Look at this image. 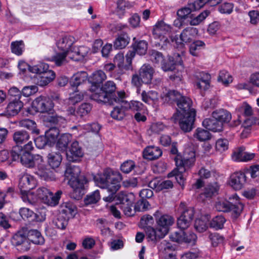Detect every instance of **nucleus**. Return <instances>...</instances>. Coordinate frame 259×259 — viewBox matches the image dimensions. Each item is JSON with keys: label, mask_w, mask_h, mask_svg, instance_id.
<instances>
[{"label": "nucleus", "mask_w": 259, "mask_h": 259, "mask_svg": "<svg viewBox=\"0 0 259 259\" xmlns=\"http://www.w3.org/2000/svg\"><path fill=\"white\" fill-rule=\"evenodd\" d=\"M96 185L102 189H106L110 193L109 196L103 198L106 202H111L114 199V195L120 187L121 175L118 172L114 175L110 168L105 169L103 172L97 174L93 177Z\"/></svg>", "instance_id": "1"}, {"label": "nucleus", "mask_w": 259, "mask_h": 259, "mask_svg": "<svg viewBox=\"0 0 259 259\" xmlns=\"http://www.w3.org/2000/svg\"><path fill=\"white\" fill-rule=\"evenodd\" d=\"M65 176L69 179V184L73 189L70 193L71 198L79 200L84 194L85 185L88 181L84 175H80V170L78 166L68 167L65 172Z\"/></svg>", "instance_id": "2"}, {"label": "nucleus", "mask_w": 259, "mask_h": 259, "mask_svg": "<svg viewBox=\"0 0 259 259\" xmlns=\"http://www.w3.org/2000/svg\"><path fill=\"white\" fill-rule=\"evenodd\" d=\"M116 89V84L113 81H107L100 88H91L92 93L90 98L98 103L113 104L114 101H116V99L119 98V92H117V95L115 94Z\"/></svg>", "instance_id": "3"}, {"label": "nucleus", "mask_w": 259, "mask_h": 259, "mask_svg": "<svg viewBox=\"0 0 259 259\" xmlns=\"http://www.w3.org/2000/svg\"><path fill=\"white\" fill-rule=\"evenodd\" d=\"M11 157L14 161H20L24 166L31 168L43 162V158L40 155H32L30 152L23 151L22 147L16 146L11 151Z\"/></svg>", "instance_id": "4"}, {"label": "nucleus", "mask_w": 259, "mask_h": 259, "mask_svg": "<svg viewBox=\"0 0 259 259\" xmlns=\"http://www.w3.org/2000/svg\"><path fill=\"white\" fill-rule=\"evenodd\" d=\"M232 197L235 199L234 203L227 200H221L216 202L215 207L218 211L230 212L232 219L236 220L242 213L244 205L237 199L238 197L236 195H233Z\"/></svg>", "instance_id": "5"}, {"label": "nucleus", "mask_w": 259, "mask_h": 259, "mask_svg": "<svg viewBox=\"0 0 259 259\" xmlns=\"http://www.w3.org/2000/svg\"><path fill=\"white\" fill-rule=\"evenodd\" d=\"M196 112H190L186 114H174L171 120L175 122H179L181 129L185 133L190 132L193 128L195 119Z\"/></svg>", "instance_id": "6"}, {"label": "nucleus", "mask_w": 259, "mask_h": 259, "mask_svg": "<svg viewBox=\"0 0 259 259\" xmlns=\"http://www.w3.org/2000/svg\"><path fill=\"white\" fill-rule=\"evenodd\" d=\"M148 45V42L144 40L136 41L133 44V49L129 50L125 55L126 61L129 66L131 65L132 59L135 56L136 53L141 56L146 53Z\"/></svg>", "instance_id": "7"}, {"label": "nucleus", "mask_w": 259, "mask_h": 259, "mask_svg": "<svg viewBox=\"0 0 259 259\" xmlns=\"http://www.w3.org/2000/svg\"><path fill=\"white\" fill-rule=\"evenodd\" d=\"M171 28L170 25L166 24L164 21H158L154 26L153 35L155 38L159 39L161 41L166 43L168 40L164 35L170 32Z\"/></svg>", "instance_id": "8"}, {"label": "nucleus", "mask_w": 259, "mask_h": 259, "mask_svg": "<svg viewBox=\"0 0 259 259\" xmlns=\"http://www.w3.org/2000/svg\"><path fill=\"white\" fill-rule=\"evenodd\" d=\"M177 169L181 172H185L187 169L192 166L195 161V154L191 152L190 156H185L183 158L181 154H178L174 158Z\"/></svg>", "instance_id": "9"}, {"label": "nucleus", "mask_w": 259, "mask_h": 259, "mask_svg": "<svg viewBox=\"0 0 259 259\" xmlns=\"http://www.w3.org/2000/svg\"><path fill=\"white\" fill-rule=\"evenodd\" d=\"M159 211L154 214L157 224V227L166 235L168 232L169 227L172 225L175 220L172 217L168 214H163L158 217Z\"/></svg>", "instance_id": "10"}, {"label": "nucleus", "mask_w": 259, "mask_h": 259, "mask_svg": "<svg viewBox=\"0 0 259 259\" xmlns=\"http://www.w3.org/2000/svg\"><path fill=\"white\" fill-rule=\"evenodd\" d=\"M119 98L116 99L114 103H118L119 105L116 106L111 112V117L116 120H120L123 119L125 116L126 109L123 107V97H125V93L124 92L120 91L118 93Z\"/></svg>", "instance_id": "11"}, {"label": "nucleus", "mask_w": 259, "mask_h": 259, "mask_svg": "<svg viewBox=\"0 0 259 259\" xmlns=\"http://www.w3.org/2000/svg\"><path fill=\"white\" fill-rule=\"evenodd\" d=\"M32 105L37 112L41 113L51 112L54 107V104L51 100L43 97L35 99Z\"/></svg>", "instance_id": "12"}, {"label": "nucleus", "mask_w": 259, "mask_h": 259, "mask_svg": "<svg viewBox=\"0 0 259 259\" xmlns=\"http://www.w3.org/2000/svg\"><path fill=\"white\" fill-rule=\"evenodd\" d=\"M66 154L69 161L76 162L83 156V151L78 142L75 141L72 143Z\"/></svg>", "instance_id": "13"}, {"label": "nucleus", "mask_w": 259, "mask_h": 259, "mask_svg": "<svg viewBox=\"0 0 259 259\" xmlns=\"http://www.w3.org/2000/svg\"><path fill=\"white\" fill-rule=\"evenodd\" d=\"M245 172L237 171L230 177L229 184L235 190H239L244 186L246 181Z\"/></svg>", "instance_id": "14"}, {"label": "nucleus", "mask_w": 259, "mask_h": 259, "mask_svg": "<svg viewBox=\"0 0 259 259\" xmlns=\"http://www.w3.org/2000/svg\"><path fill=\"white\" fill-rule=\"evenodd\" d=\"M192 101L189 97L183 96L177 103V112L179 114H186L192 112H196L195 110L192 107Z\"/></svg>", "instance_id": "15"}, {"label": "nucleus", "mask_w": 259, "mask_h": 259, "mask_svg": "<svg viewBox=\"0 0 259 259\" xmlns=\"http://www.w3.org/2000/svg\"><path fill=\"white\" fill-rule=\"evenodd\" d=\"M36 181L33 177L28 175H23L19 179V187L22 192H27L36 186Z\"/></svg>", "instance_id": "16"}, {"label": "nucleus", "mask_w": 259, "mask_h": 259, "mask_svg": "<svg viewBox=\"0 0 259 259\" xmlns=\"http://www.w3.org/2000/svg\"><path fill=\"white\" fill-rule=\"evenodd\" d=\"M12 243L15 246H21L20 248L23 251H27L29 249L26 235L22 231H18L13 237Z\"/></svg>", "instance_id": "17"}, {"label": "nucleus", "mask_w": 259, "mask_h": 259, "mask_svg": "<svg viewBox=\"0 0 259 259\" xmlns=\"http://www.w3.org/2000/svg\"><path fill=\"white\" fill-rule=\"evenodd\" d=\"M162 154V150L159 147L154 146H148L143 151L144 158L150 160L158 159Z\"/></svg>", "instance_id": "18"}, {"label": "nucleus", "mask_w": 259, "mask_h": 259, "mask_svg": "<svg viewBox=\"0 0 259 259\" xmlns=\"http://www.w3.org/2000/svg\"><path fill=\"white\" fill-rule=\"evenodd\" d=\"M198 30L194 27H188L181 32L180 37L183 44L190 43L193 41L195 36L197 34Z\"/></svg>", "instance_id": "19"}, {"label": "nucleus", "mask_w": 259, "mask_h": 259, "mask_svg": "<svg viewBox=\"0 0 259 259\" xmlns=\"http://www.w3.org/2000/svg\"><path fill=\"white\" fill-rule=\"evenodd\" d=\"M89 50V48L85 46H80L77 48H74V50L70 51L69 57L75 61L82 60L87 55Z\"/></svg>", "instance_id": "20"}, {"label": "nucleus", "mask_w": 259, "mask_h": 259, "mask_svg": "<svg viewBox=\"0 0 259 259\" xmlns=\"http://www.w3.org/2000/svg\"><path fill=\"white\" fill-rule=\"evenodd\" d=\"M74 38L71 36H65L58 40L56 45L60 50L69 53L74 42Z\"/></svg>", "instance_id": "21"}, {"label": "nucleus", "mask_w": 259, "mask_h": 259, "mask_svg": "<svg viewBox=\"0 0 259 259\" xmlns=\"http://www.w3.org/2000/svg\"><path fill=\"white\" fill-rule=\"evenodd\" d=\"M23 107V103L21 100L12 99L6 108V114L9 116L17 115Z\"/></svg>", "instance_id": "22"}, {"label": "nucleus", "mask_w": 259, "mask_h": 259, "mask_svg": "<svg viewBox=\"0 0 259 259\" xmlns=\"http://www.w3.org/2000/svg\"><path fill=\"white\" fill-rule=\"evenodd\" d=\"M203 126L206 129L214 132H221L223 130V124L213 117L206 118L202 122Z\"/></svg>", "instance_id": "23"}, {"label": "nucleus", "mask_w": 259, "mask_h": 259, "mask_svg": "<svg viewBox=\"0 0 259 259\" xmlns=\"http://www.w3.org/2000/svg\"><path fill=\"white\" fill-rule=\"evenodd\" d=\"M106 78L107 76L105 72L102 70H99L93 72L88 78V81L92 84L91 88L96 87V88H98L97 85L102 83Z\"/></svg>", "instance_id": "24"}, {"label": "nucleus", "mask_w": 259, "mask_h": 259, "mask_svg": "<svg viewBox=\"0 0 259 259\" xmlns=\"http://www.w3.org/2000/svg\"><path fill=\"white\" fill-rule=\"evenodd\" d=\"M153 69L149 65H144L139 70V75L143 83L148 84L152 80L153 74Z\"/></svg>", "instance_id": "25"}, {"label": "nucleus", "mask_w": 259, "mask_h": 259, "mask_svg": "<svg viewBox=\"0 0 259 259\" xmlns=\"http://www.w3.org/2000/svg\"><path fill=\"white\" fill-rule=\"evenodd\" d=\"M145 231L147 237L154 242L158 241L165 236L157 227L155 229L151 226H148L146 227Z\"/></svg>", "instance_id": "26"}, {"label": "nucleus", "mask_w": 259, "mask_h": 259, "mask_svg": "<svg viewBox=\"0 0 259 259\" xmlns=\"http://www.w3.org/2000/svg\"><path fill=\"white\" fill-rule=\"evenodd\" d=\"M212 117L215 118L219 122L223 125L224 123H227L230 121L232 116L231 113L223 109L216 110L212 113Z\"/></svg>", "instance_id": "27"}, {"label": "nucleus", "mask_w": 259, "mask_h": 259, "mask_svg": "<svg viewBox=\"0 0 259 259\" xmlns=\"http://www.w3.org/2000/svg\"><path fill=\"white\" fill-rule=\"evenodd\" d=\"M29 241L34 244L42 245L44 244L45 240L41 233L37 230H30L27 234Z\"/></svg>", "instance_id": "28"}, {"label": "nucleus", "mask_w": 259, "mask_h": 259, "mask_svg": "<svg viewBox=\"0 0 259 259\" xmlns=\"http://www.w3.org/2000/svg\"><path fill=\"white\" fill-rule=\"evenodd\" d=\"M142 100L146 104L153 105L157 103L158 100V94L154 91L146 92L143 91L141 93Z\"/></svg>", "instance_id": "29"}, {"label": "nucleus", "mask_w": 259, "mask_h": 259, "mask_svg": "<svg viewBox=\"0 0 259 259\" xmlns=\"http://www.w3.org/2000/svg\"><path fill=\"white\" fill-rule=\"evenodd\" d=\"M87 78L88 75L86 72H77L71 78L70 84L72 87H77L85 81Z\"/></svg>", "instance_id": "30"}, {"label": "nucleus", "mask_w": 259, "mask_h": 259, "mask_svg": "<svg viewBox=\"0 0 259 259\" xmlns=\"http://www.w3.org/2000/svg\"><path fill=\"white\" fill-rule=\"evenodd\" d=\"M182 96V95L177 91L168 90L164 94L163 99L168 104H173L175 103L177 104Z\"/></svg>", "instance_id": "31"}, {"label": "nucleus", "mask_w": 259, "mask_h": 259, "mask_svg": "<svg viewBox=\"0 0 259 259\" xmlns=\"http://www.w3.org/2000/svg\"><path fill=\"white\" fill-rule=\"evenodd\" d=\"M72 139V136L69 134H64L59 138L56 147L61 151H65L67 148L69 143Z\"/></svg>", "instance_id": "32"}, {"label": "nucleus", "mask_w": 259, "mask_h": 259, "mask_svg": "<svg viewBox=\"0 0 259 259\" xmlns=\"http://www.w3.org/2000/svg\"><path fill=\"white\" fill-rule=\"evenodd\" d=\"M62 160V156L60 152H52L48 155L49 164L53 168L59 167Z\"/></svg>", "instance_id": "33"}, {"label": "nucleus", "mask_w": 259, "mask_h": 259, "mask_svg": "<svg viewBox=\"0 0 259 259\" xmlns=\"http://www.w3.org/2000/svg\"><path fill=\"white\" fill-rule=\"evenodd\" d=\"M62 194V191L61 190H58L54 194L51 191L48 197L45 199L44 203L51 206L57 205L59 203Z\"/></svg>", "instance_id": "34"}, {"label": "nucleus", "mask_w": 259, "mask_h": 259, "mask_svg": "<svg viewBox=\"0 0 259 259\" xmlns=\"http://www.w3.org/2000/svg\"><path fill=\"white\" fill-rule=\"evenodd\" d=\"M130 40L126 33H121L114 41V47L117 49H123L128 44Z\"/></svg>", "instance_id": "35"}, {"label": "nucleus", "mask_w": 259, "mask_h": 259, "mask_svg": "<svg viewBox=\"0 0 259 259\" xmlns=\"http://www.w3.org/2000/svg\"><path fill=\"white\" fill-rule=\"evenodd\" d=\"M29 139L28 133L25 131H18L14 133L13 139L16 143V146L22 144L27 142Z\"/></svg>", "instance_id": "36"}, {"label": "nucleus", "mask_w": 259, "mask_h": 259, "mask_svg": "<svg viewBox=\"0 0 259 259\" xmlns=\"http://www.w3.org/2000/svg\"><path fill=\"white\" fill-rule=\"evenodd\" d=\"M125 97H123V107L126 110H131L133 111H138L143 109V104L137 101H131L128 102L125 100Z\"/></svg>", "instance_id": "37"}, {"label": "nucleus", "mask_w": 259, "mask_h": 259, "mask_svg": "<svg viewBox=\"0 0 259 259\" xmlns=\"http://www.w3.org/2000/svg\"><path fill=\"white\" fill-rule=\"evenodd\" d=\"M62 209L60 213L68 219L73 217L76 212V206L71 203H65L62 206Z\"/></svg>", "instance_id": "38"}, {"label": "nucleus", "mask_w": 259, "mask_h": 259, "mask_svg": "<svg viewBox=\"0 0 259 259\" xmlns=\"http://www.w3.org/2000/svg\"><path fill=\"white\" fill-rule=\"evenodd\" d=\"M19 213L24 220H27L29 222L38 221L37 214L29 208H20Z\"/></svg>", "instance_id": "39"}, {"label": "nucleus", "mask_w": 259, "mask_h": 259, "mask_svg": "<svg viewBox=\"0 0 259 259\" xmlns=\"http://www.w3.org/2000/svg\"><path fill=\"white\" fill-rule=\"evenodd\" d=\"M20 125L26 128L31 131L32 134L38 135L39 133V130L37 128L36 124L33 120L28 119L22 120L20 121Z\"/></svg>", "instance_id": "40"}, {"label": "nucleus", "mask_w": 259, "mask_h": 259, "mask_svg": "<svg viewBox=\"0 0 259 259\" xmlns=\"http://www.w3.org/2000/svg\"><path fill=\"white\" fill-rule=\"evenodd\" d=\"M219 186L217 183H213L207 185L204 188V192L202 194L206 198H211L218 194Z\"/></svg>", "instance_id": "41"}, {"label": "nucleus", "mask_w": 259, "mask_h": 259, "mask_svg": "<svg viewBox=\"0 0 259 259\" xmlns=\"http://www.w3.org/2000/svg\"><path fill=\"white\" fill-rule=\"evenodd\" d=\"M59 134V131L58 128L53 127L47 131L45 133V136L49 142V146L53 145L57 139Z\"/></svg>", "instance_id": "42"}, {"label": "nucleus", "mask_w": 259, "mask_h": 259, "mask_svg": "<svg viewBox=\"0 0 259 259\" xmlns=\"http://www.w3.org/2000/svg\"><path fill=\"white\" fill-rule=\"evenodd\" d=\"M226 222L225 217L222 215H217L214 217L209 223L211 228L215 230L222 229L224 227V225Z\"/></svg>", "instance_id": "43"}, {"label": "nucleus", "mask_w": 259, "mask_h": 259, "mask_svg": "<svg viewBox=\"0 0 259 259\" xmlns=\"http://www.w3.org/2000/svg\"><path fill=\"white\" fill-rule=\"evenodd\" d=\"M193 11H195L193 10V8H192L191 4H189L187 7L179 9L177 11V14L178 17L182 18L184 20H186L188 18H190L192 19L193 15L191 14V13Z\"/></svg>", "instance_id": "44"}, {"label": "nucleus", "mask_w": 259, "mask_h": 259, "mask_svg": "<svg viewBox=\"0 0 259 259\" xmlns=\"http://www.w3.org/2000/svg\"><path fill=\"white\" fill-rule=\"evenodd\" d=\"M210 136V134L207 130L200 127L196 130L194 134V137L201 142L209 140Z\"/></svg>", "instance_id": "45"}, {"label": "nucleus", "mask_w": 259, "mask_h": 259, "mask_svg": "<svg viewBox=\"0 0 259 259\" xmlns=\"http://www.w3.org/2000/svg\"><path fill=\"white\" fill-rule=\"evenodd\" d=\"M68 55L69 53L63 51L62 53H56L55 55L47 58V60L55 62L57 66H61L65 62L66 57Z\"/></svg>", "instance_id": "46"}, {"label": "nucleus", "mask_w": 259, "mask_h": 259, "mask_svg": "<svg viewBox=\"0 0 259 259\" xmlns=\"http://www.w3.org/2000/svg\"><path fill=\"white\" fill-rule=\"evenodd\" d=\"M11 49L13 53L20 56L24 51V44L22 40L13 41L11 44Z\"/></svg>", "instance_id": "47"}, {"label": "nucleus", "mask_w": 259, "mask_h": 259, "mask_svg": "<svg viewBox=\"0 0 259 259\" xmlns=\"http://www.w3.org/2000/svg\"><path fill=\"white\" fill-rule=\"evenodd\" d=\"M48 68L49 65L47 64L41 62L32 66H29L28 67L29 70L31 72L37 74L38 75L48 70Z\"/></svg>", "instance_id": "48"}, {"label": "nucleus", "mask_w": 259, "mask_h": 259, "mask_svg": "<svg viewBox=\"0 0 259 259\" xmlns=\"http://www.w3.org/2000/svg\"><path fill=\"white\" fill-rule=\"evenodd\" d=\"M150 57L152 62L158 66H160L164 60L162 53L155 50L150 52Z\"/></svg>", "instance_id": "49"}, {"label": "nucleus", "mask_w": 259, "mask_h": 259, "mask_svg": "<svg viewBox=\"0 0 259 259\" xmlns=\"http://www.w3.org/2000/svg\"><path fill=\"white\" fill-rule=\"evenodd\" d=\"M92 108V105L88 103L81 104L76 110V116L83 117L88 114Z\"/></svg>", "instance_id": "50"}, {"label": "nucleus", "mask_w": 259, "mask_h": 259, "mask_svg": "<svg viewBox=\"0 0 259 259\" xmlns=\"http://www.w3.org/2000/svg\"><path fill=\"white\" fill-rule=\"evenodd\" d=\"M68 219L67 217L60 213L54 221L55 225L58 229L64 230L68 225Z\"/></svg>", "instance_id": "51"}, {"label": "nucleus", "mask_w": 259, "mask_h": 259, "mask_svg": "<svg viewBox=\"0 0 259 259\" xmlns=\"http://www.w3.org/2000/svg\"><path fill=\"white\" fill-rule=\"evenodd\" d=\"M100 199V192L99 190H96L91 195H87L84 201L86 205H89L97 203Z\"/></svg>", "instance_id": "52"}, {"label": "nucleus", "mask_w": 259, "mask_h": 259, "mask_svg": "<svg viewBox=\"0 0 259 259\" xmlns=\"http://www.w3.org/2000/svg\"><path fill=\"white\" fill-rule=\"evenodd\" d=\"M210 12L208 10H205L201 13L197 17L192 18L189 24L192 26H196L199 24L202 21H203L207 16L209 15Z\"/></svg>", "instance_id": "53"}, {"label": "nucleus", "mask_w": 259, "mask_h": 259, "mask_svg": "<svg viewBox=\"0 0 259 259\" xmlns=\"http://www.w3.org/2000/svg\"><path fill=\"white\" fill-rule=\"evenodd\" d=\"M119 198L121 205L134 204V195L132 193L122 194Z\"/></svg>", "instance_id": "54"}, {"label": "nucleus", "mask_w": 259, "mask_h": 259, "mask_svg": "<svg viewBox=\"0 0 259 259\" xmlns=\"http://www.w3.org/2000/svg\"><path fill=\"white\" fill-rule=\"evenodd\" d=\"M205 46V44L201 40H196L191 44L190 46V53L193 56L197 55V51Z\"/></svg>", "instance_id": "55"}, {"label": "nucleus", "mask_w": 259, "mask_h": 259, "mask_svg": "<svg viewBox=\"0 0 259 259\" xmlns=\"http://www.w3.org/2000/svg\"><path fill=\"white\" fill-rule=\"evenodd\" d=\"M184 172L180 171L179 169H174L171 172L168 174V177H171L172 176L175 177V179L177 180V182L181 186H183L184 184L185 178L184 175L183 174Z\"/></svg>", "instance_id": "56"}, {"label": "nucleus", "mask_w": 259, "mask_h": 259, "mask_svg": "<svg viewBox=\"0 0 259 259\" xmlns=\"http://www.w3.org/2000/svg\"><path fill=\"white\" fill-rule=\"evenodd\" d=\"M194 227L198 232L200 233L203 232L205 231L208 228L207 221L201 219H197L195 221Z\"/></svg>", "instance_id": "57"}, {"label": "nucleus", "mask_w": 259, "mask_h": 259, "mask_svg": "<svg viewBox=\"0 0 259 259\" xmlns=\"http://www.w3.org/2000/svg\"><path fill=\"white\" fill-rule=\"evenodd\" d=\"M218 80L227 85L232 81V77L226 70H222L220 72Z\"/></svg>", "instance_id": "58"}, {"label": "nucleus", "mask_w": 259, "mask_h": 259, "mask_svg": "<svg viewBox=\"0 0 259 259\" xmlns=\"http://www.w3.org/2000/svg\"><path fill=\"white\" fill-rule=\"evenodd\" d=\"M135 167L134 161L128 160L122 163L120 166V170L125 174H128Z\"/></svg>", "instance_id": "59"}, {"label": "nucleus", "mask_w": 259, "mask_h": 259, "mask_svg": "<svg viewBox=\"0 0 259 259\" xmlns=\"http://www.w3.org/2000/svg\"><path fill=\"white\" fill-rule=\"evenodd\" d=\"M150 204L148 201L141 199L135 205V210L136 211H144L148 209Z\"/></svg>", "instance_id": "60"}, {"label": "nucleus", "mask_w": 259, "mask_h": 259, "mask_svg": "<svg viewBox=\"0 0 259 259\" xmlns=\"http://www.w3.org/2000/svg\"><path fill=\"white\" fill-rule=\"evenodd\" d=\"M41 163L37 165L38 168L36 174L41 178L47 180L50 178V170L45 167L43 165L41 164Z\"/></svg>", "instance_id": "61"}, {"label": "nucleus", "mask_w": 259, "mask_h": 259, "mask_svg": "<svg viewBox=\"0 0 259 259\" xmlns=\"http://www.w3.org/2000/svg\"><path fill=\"white\" fill-rule=\"evenodd\" d=\"M194 208L189 207H186L181 212V216L191 223L194 218Z\"/></svg>", "instance_id": "62"}, {"label": "nucleus", "mask_w": 259, "mask_h": 259, "mask_svg": "<svg viewBox=\"0 0 259 259\" xmlns=\"http://www.w3.org/2000/svg\"><path fill=\"white\" fill-rule=\"evenodd\" d=\"M8 95L10 97V100L16 99L20 100L22 93L17 88L13 87L11 88L8 91Z\"/></svg>", "instance_id": "63"}, {"label": "nucleus", "mask_w": 259, "mask_h": 259, "mask_svg": "<svg viewBox=\"0 0 259 259\" xmlns=\"http://www.w3.org/2000/svg\"><path fill=\"white\" fill-rule=\"evenodd\" d=\"M36 146L39 149L44 148L46 145L49 146V142L45 135L44 136H39L34 140Z\"/></svg>", "instance_id": "64"}]
</instances>
